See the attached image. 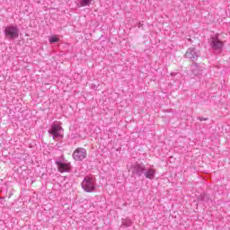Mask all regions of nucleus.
Instances as JSON below:
<instances>
[{"instance_id": "423d86ee", "label": "nucleus", "mask_w": 230, "mask_h": 230, "mask_svg": "<svg viewBox=\"0 0 230 230\" xmlns=\"http://www.w3.org/2000/svg\"><path fill=\"white\" fill-rule=\"evenodd\" d=\"M55 164L58 166V170L60 173L71 172V163H66L60 160H56Z\"/></svg>"}, {"instance_id": "9b49d317", "label": "nucleus", "mask_w": 230, "mask_h": 230, "mask_svg": "<svg viewBox=\"0 0 230 230\" xmlns=\"http://www.w3.org/2000/svg\"><path fill=\"white\" fill-rule=\"evenodd\" d=\"M198 202H209V195H208V194H200L198 197Z\"/></svg>"}, {"instance_id": "6e6552de", "label": "nucleus", "mask_w": 230, "mask_h": 230, "mask_svg": "<svg viewBox=\"0 0 230 230\" xmlns=\"http://www.w3.org/2000/svg\"><path fill=\"white\" fill-rule=\"evenodd\" d=\"M199 57H200V51L196 48H190L185 53V58H190L192 62H195Z\"/></svg>"}, {"instance_id": "2eb2a0df", "label": "nucleus", "mask_w": 230, "mask_h": 230, "mask_svg": "<svg viewBox=\"0 0 230 230\" xmlns=\"http://www.w3.org/2000/svg\"><path fill=\"white\" fill-rule=\"evenodd\" d=\"M171 75H172V76H173L174 74H173V73H171Z\"/></svg>"}, {"instance_id": "39448f33", "label": "nucleus", "mask_w": 230, "mask_h": 230, "mask_svg": "<svg viewBox=\"0 0 230 230\" xmlns=\"http://www.w3.org/2000/svg\"><path fill=\"white\" fill-rule=\"evenodd\" d=\"M85 157H87V150H85V148L77 147L73 153V159H75V161L82 162Z\"/></svg>"}, {"instance_id": "ddd939ff", "label": "nucleus", "mask_w": 230, "mask_h": 230, "mask_svg": "<svg viewBox=\"0 0 230 230\" xmlns=\"http://www.w3.org/2000/svg\"><path fill=\"white\" fill-rule=\"evenodd\" d=\"M123 224H124L125 227H130V226H132V221H127Z\"/></svg>"}, {"instance_id": "20e7f679", "label": "nucleus", "mask_w": 230, "mask_h": 230, "mask_svg": "<svg viewBox=\"0 0 230 230\" xmlns=\"http://www.w3.org/2000/svg\"><path fill=\"white\" fill-rule=\"evenodd\" d=\"M62 132H64V128L58 126V124H53L50 129L49 130V134L52 136L53 139H55L56 141L58 139H62V137H64Z\"/></svg>"}, {"instance_id": "f257e3e1", "label": "nucleus", "mask_w": 230, "mask_h": 230, "mask_svg": "<svg viewBox=\"0 0 230 230\" xmlns=\"http://www.w3.org/2000/svg\"><path fill=\"white\" fill-rule=\"evenodd\" d=\"M131 173L135 177H146L149 181L155 179V169L152 167H146L143 163H135L130 166Z\"/></svg>"}, {"instance_id": "1a4fd4ad", "label": "nucleus", "mask_w": 230, "mask_h": 230, "mask_svg": "<svg viewBox=\"0 0 230 230\" xmlns=\"http://www.w3.org/2000/svg\"><path fill=\"white\" fill-rule=\"evenodd\" d=\"M202 74V70L199 68V63H193L192 65V75L193 76H199V75Z\"/></svg>"}, {"instance_id": "f03ea898", "label": "nucleus", "mask_w": 230, "mask_h": 230, "mask_svg": "<svg viewBox=\"0 0 230 230\" xmlns=\"http://www.w3.org/2000/svg\"><path fill=\"white\" fill-rule=\"evenodd\" d=\"M21 33V29L17 24L11 23L4 27V35L5 40H16L19 39V35Z\"/></svg>"}, {"instance_id": "0eeeda50", "label": "nucleus", "mask_w": 230, "mask_h": 230, "mask_svg": "<svg viewBox=\"0 0 230 230\" xmlns=\"http://www.w3.org/2000/svg\"><path fill=\"white\" fill-rule=\"evenodd\" d=\"M210 48L214 49V51H222L224 41L217 37H212L210 40Z\"/></svg>"}, {"instance_id": "4468645a", "label": "nucleus", "mask_w": 230, "mask_h": 230, "mask_svg": "<svg viewBox=\"0 0 230 230\" xmlns=\"http://www.w3.org/2000/svg\"><path fill=\"white\" fill-rule=\"evenodd\" d=\"M197 119H199V121H208L209 119L204 117H198Z\"/></svg>"}, {"instance_id": "9d476101", "label": "nucleus", "mask_w": 230, "mask_h": 230, "mask_svg": "<svg viewBox=\"0 0 230 230\" xmlns=\"http://www.w3.org/2000/svg\"><path fill=\"white\" fill-rule=\"evenodd\" d=\"M93 0H77V6L78 8H82L84 6H89Z\"/></svg>"}, {"instance_id": "7ed1b4c3", "label": "nucleus", "mask_w": 230, "mask_h": 230, "mask_svg": "<svg viewBox=\"0 0 230 230\" xmlns=\"http://www.w3.org/2000/svg\"><path fill=\"white\" fill-rule=\"evenodd\" d=\"M81 188L85 193H94L96 191V177L94 175L84 176L81 182Z\"/></svg>"}, {"instance_id": "f8f14e48", "label": "nucleus", "mask_w": 230, "mask_h": 230, "mask_svg": "<svg viewBox=\"0 0 230 230\" xmlns=\"http://www.w3.org/2000/svg\"><path fill=\"white\" fill-rule=\"evenodd\" d=\"M59 39L57 36H50L49 42V44H56V42H58Z\"/></svg>"}]
</instances>
